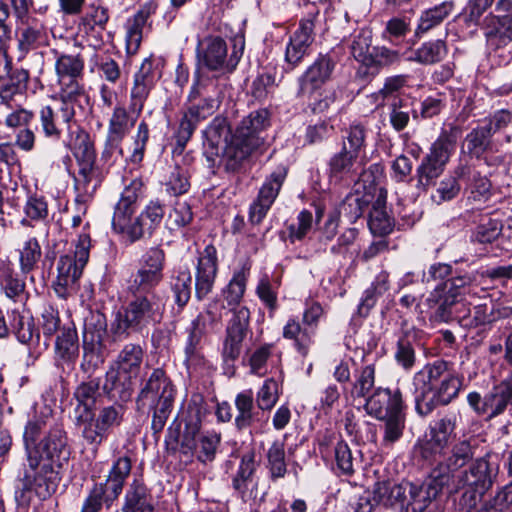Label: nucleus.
<instances>
[{
    "label": "nucleus",
    "mask_w": 512,
    "mask_h": 512,
    "mask_svg": "<svg viewBox=\"0 0 512 512\" xmlns=\"http://www.w3.org/2000/svg\"><path fill=\"white\" fill-rule=\"evenodd\" d=\"M286 176V167L280 166L266 178L259 190L257 198L250 206L249 220L252 224H259L265 218L267 212L276 200Z\"/></svg>",
    "instance_id": "obj_14"
},
{
    "label": "nucleus",
    "mask_w": 512,
    "mask_h": 512,
    "mask_svg": "<svg viewBox=\"0 0 512 512\" xmlns=\"http://www.w3.org/2000/svg\"><path fill=\"white\" fill-rule=\"evenodd\" d=\"M161 317V306L153 293L137 296L125 309L124 320H149Z\"/></svg>",
    "instance_id": "obj_37"
},
{
    "label": "nucleus",
    "mask_w": 512,
    "mask_h": 512,
    "mask_svg": "<svg viewBox=\"0 0 512 512\" xmlns=\"http://www.w3.org/2000/svg\"><path fill=\"white\" fill-rule=\"evenodd\" d=\"M456 453H462L464 456L462 462H459V466L455 469L449 468L445 472L448 478L450 491H457L465 486H468L471 491H466L462 500L467 501L469 508L476 505L477 495H482L488 490L492 483V471L490 469L489 462L485 458L477 459L469 468V470H462V468L473 458V448L468 440H462L456 443L451 453L445 461H441L442 466H447L454 458Z\"/></svg>",
    "instance_id": "obj_3"
},
{
    "label": "nucleus",
    "mask_w": 512,
    "mask_h": 512,
    "mask_svg": "<svg viewBox=\"0 0 512 512\" xmlns=\"http://www.w3.org/2000/svg\"><path fill=\"white\" fill-rule=\"evenodd\" d=\"M157 5L150 1L127 20L126 23V50L129 54H135L142 42L143 28L147 20L156 12Z\"/></svg>",
    "instance_id": "obj_26"
},
{
    "label": "nucleus",
    "mask_w": 512,
    "mask_h": 512,
    "mask_svg": "<svg viewBox=\"0 0 512 512\" xmlns=\"http://www.w3.org/2000/svg\"><path fill=\"white\" fill-rule=\"evenodd\" d=\"M8 77L7 80L0 86V107L15 108L22 103L25 99L28 82L29 72L25 69L10 70L2 79Z\"/></svg>",
    "instance_id": "obj_22"
},
{
    "label": "nucleus",
    "mask_w": 512,
    "mask_h": 512,
    "mask_svg": "<svg viewBox=\"0 0 512 512\" xmlns=\"http://www.w3.org/2000/svg\"><path fill=\"white\" fill-rule=\"evenodd\" d=\"M193 220L191 206L185 201L175 202L166 219V227L170 231H177L188 226Z\"/></svg>",
    "instance_id": "obj_59"
},
{
    "label": "nucleus",
    "mask_w": 512,
    "mask_h": 512,
    "mask_svg": "<svg viewBox=\"0 0 512 512\" xmlns=\"http://www.w3.org/2000/svg\"><path fill=\"white\" fill-rule=\"evenodd\" d=\"M233 42V49L228 54L227 44L220 36H208L199 41L196 49L199 68L219 75L232 73L243 55L245 45L242 37L235 38Z\"/></svg>",
    "instance_id": "obj_4"
},
{
    "label": "nucleus",
    "mask_w": 512,
    "mask_h": 512,
    "mask_svg": "<svg viewBox=\"0 0 512 512\" xmlns=\"http://www.w3.org/2000/svg\"><path fill=\"white\" fill-rule=\"evenodd\" d=\"M444 170V166L424 156L420 165L416 169V187L423 191H427L429 187L435 185L436 180L441 176Z\"/></svg>",
    "instance_id": "obj_54"
},
{
    "label": "nucleus",
    "mask_w": 512,
    "mask_h": 512,
    "mask_svg": "<svg viewBox=\"0 0 512 512\" xmlns=\"http://www.w3.org/2000/svg\"><path fill=\"white\" fill-rule=\"evenodd\" d=\"M454 8V2L449 0L423 11L416 29V35L426 33L440 25L453 12Z\"/></svg>",
    "instance_id": "obj_41"
},
{
    "label": "nucleus",
    "mask_w": 512,
    "mask_h": 512,
    "mask_svg": "<svg viewBox=\"0 0 512 512\" xmlns=\"http://www.w3.org/2000/svg\"><path fill=\"white\" fill-rule=\"evenodd\" d=\"M235 426L238 430L254 427L261 422V410L254 404L252 389L244 390L235 397Z\"/></svg>",
    "instance_id": "obj_29"
},
{
    "label": "nucleus",
    "mask_w": 512,
    "mask_h": 512,
    "mask_svg": "<svg viewBox=\"0 0 512 512\" xmlns=\"http://www.w3.org/2000/svg\"><path fill=\"white\" fill-rule=\"evenodd\" d=\"M257 149V141L246 144L233 135L228 144L222 147L221 163L228 172H238L251 154Z\"/></svg>",
    "instance_id": "obj_25"
},
{
    "label": "nucleus",
    "mask_w": 512,
    "mask_h": 512,
    "mask_svg": "<svg viewBox=\"0 0 512 512\" xmlns=\"http://www.w3.org/2000/svg\"><path fill=\"white\" fill-rule=\"evenodd\" d=\"M124 407L114 404L103 407L95 417L93 412L86 416H77L76 425L81 427L83 439L94 447L95 450L107 438L109 431L122 423Z\"/></svg>",
    "instance_id": "obj_8"
},
{
    "label": "nucleus",
    "mask_w": 512,
    "mask_h": 512,
    "mask_svg": "<svg viewBox=\"0 0 512 512\" xmlns=\"http://www.w3.org/2000/svg\"><path fill=\"white\" fill-rule=\"evenodd\" d=\"M134 121H130L127 110L116 106L109 120L107 135L123 140L129 133Z\"/></svg>",
    "instance_id": "obj_60"
},
{
    "label": "nucleus",
    "mask_w": 512,
    "mask_h": 512,
    "mask_svg": "<svg viewBox=\"0 0 512 512\" xmlns=\"http://www.w3.org/2000/svg\"><path fill=\"white\" fill-rule=\"evenodd\" d=\"M386 198V190L379 188L368 219L369 229L374 235L385 236L393 230V221L386 211Z\"/></svg>",
    "instance_id": "obj_32"
},
{
    "label": "nucleus",
    "mask_w": 512,
    "mask_h": 512,
    "mask_svg": "<svg viewBox=\"0 0 512 512\" xmlns=\"http://www.w3.org/2000/svg\"><path fill=\"white\" fill-rule=\"evenodd\" d=\"M23 25L17 34L18 60L24 59L30 51L37 49L44 36L43 27L35 19Z\"/></svg>",
    "instance_id": "obj_39"
},
{
    "label": "nucleus",
    "mask_w": 512,
    "mask_h": 512,
    "mask_svg": "<svg viewBox=\"0 0 512 512\" xmlns=\"http://www.w3.org/2000/svg\"><path fill=\"white\" fill-rule=\"evenodd\" d=\"M55 58V72L57 75L58 93L82 99L85 95L83 84L84 59L81 54H67L52 50Z\"/></svg>",
    "instance_id": "obj_9"
},
{
    "label": "nucleus",
    "mask_w": 512,
    "mask_h": 512,
    "mask_svg": "<svg viewBox=\"0 0 512 512\" xmlns=\"http://www.w3.org/2000/svg\"><path fill=\"white\" fill-rule=\"evenodd\" d=\"M66 146L71 150L76 162L96 160V150L90 134L76 126L67 136Z\"/></svg>",
    "instance_id": "obj_33"
},
{
    "label": "nucleus",
    "mask_w": 512,
    "mask_h": 512,
    "mask_svg": "<svg viewBox=\"0 0 512 512\" xmlns=\"http://www.w3.org/2000/svg\"><path fill=\"white\" fill-rule=\"evenodd\" d=\"M455 145L456 138L452 134L444 131L432 144L429 153L425 156L430 160L446 167L451 155L455 150Z\"/></svg>",
    "instance_id": "obj_52"
},
{
    "label": "nucleus",
    "mask_w": 512,
    "mask_h": 512,
    "mask_svg": "<svg viewBox=\"0 0 512 512\" xmlns=\"http://www.w3.org/2000/svg\"><path fill=\"white\" fill-rule=\"evenodd\" d=\"M248 334V322H232L226 329L222 358L227 367H233L242 351V342Z\"/></svg>",
    "instance_id": "obj_30"
},
{
    "label": "nucleus",
    "mask_w": 512,
    "mask_h": 512,
    "mask_svg": "<svg viewBox=\"0 0 512 512\" xmlns=\"http://www.w3.org/2000/svg\"><path fill=\"white\" fill-rule=\"evenodd\" d=\"M140 189L141 183L133 181L123 190L112 218L113 230L132 243L146 235L150 237L160 227L166 212L164 204L156 199L149 201L141 213L134 216Z\"/></svg>",
    "instance_id": "obj_2"
},
{
    "label": "nucleus",
    "mask_w": 512,
    "mask_h": 512,
    "mask_svg": "<svg viewBox=\"0 0 512 512\" xmlns=\"http://www.w3.org/2000/svg\"><path fill=\"white\" fill-rule=\"evenodd\" d=\"M504 225L502 221L492 215H481L478 225L472 234V240L485 244L496 240L500 235L503 236Z\"/></svg>",
    "instance_id": "obj_45"
},
{
    "label": "nucleus",
    "mask_w": 512,
    "mask_h": 512,
    "mask_svg": "<svg viewBox=\"0 0 512 512\" xmlns=\"http://www.w3.org/2000/svg\"><path fill=\"white\" fill-rule=\"evenodd\" d=\"M372 32L361 29L352 36L350 51L354 59L367 67L373 66Z\"/></svg>",
    "instance_id": "obj_46"
},
{
    "label": "nucleus",
    "mask_w": 512,
    "mask_h": 512,
    "mask_svg": "<svg viewBox=\"0 0 512 512\" xmlns=\"http://www.w3.org/2000/svg\"><path fill=\"white\" fill-rule=\"evenodd\" d=\"M0 287L6 297L14 302L25 299V282L9 267L0 268Z\"/></svg>",
    "instance_id": "obj_48"
},
{
    "label": "nucleus",
    "mask_w": 512,
    "mask_h": 512,
    "mask_svg": "<svg viewBox=\"0 0 512 512\" xmlns=\"http://www.w3.org/2000/svg\"><path fill=\"white\" fill-rule=\"evenodd\" d=\"M100 380L91 378L79 384L74 392V398L77 401L75 414L77 416H86L93 412L96 399L99 396Z\"/></svg>",
    "instance_id": "obj_40"
},
{
    "label": "nucleus",
    "mask_w": 512,
    "mask_h": 512,
    "mask_svg": "<svg viewBox=\"0 0 512 512\" xmlns=\"http://www.w3.org/2000/svg\"><path fill=\"white\" fill-rule=\"evenodd\" d=\"M337 60L329 53H320L299 78L302 91L316 90L331 80Z\"/></svg>",
    "instance_id": "obj_21"
},
{
    "label": "nucleus",
    "mask_w": 512,
    "mask_h": 512,
    "mask_svg": "<svg viewBox=\"0 0 512 512\" xmlns=\"http://www.w3.org/2000/svg\"><path fill=\"white\" fill-rule=\"evenodd\" d=\"M49 420V413L35 411L24 427L27 468L22 488L15 492L19 505L30 504L32 491L41 500L55 493L61 479L55 468H61L70 458L66 432L58 426L49 427Z\"/></svg>",
    "instance_id": "obj_1"
},
{
    "label": "nucleus",
    "mask_w": 512,
    "mask_h": 512,
    "mask_svg": "<svg viewBox=\"0 0 512 512\" xmlns=\"http://www.w3.org/2000/svg\"><path fill=\"white\" fill-rule=\"evenodd\" d=\"M19 253L20 268L25 274L31 272L36 267L42 255L41 246L35 237L26 240Z\"/></svg>",
    "instance_id": "obj_62"
},
{
    "label": "nucleus",
    "mask_w": 512,
    "mask_h": 512,
    "mask_svg": "<svg viewBox=\"0 0 512 512\" xmlns=\"http://www.w3.org/2000/svg\"><path fill=\"white\" fill-rule=\"evenodd\" d=\"M155 82L156 75L153 63L151 60L145 59L134 75L129 105L131 113L139 115L142 112L144 103L154 87Z\"/></svg>",
    "instance_id": "obj_20"
},
{
    "label": "nucleus",
    "mask_w": 512,
    "mask_h": 512,
    "mask_svg": "<svg viewBox=\"0 0 512 512\" xmlns=\"http://www.w3.org/2000/svg\"><path fill=\"white\" fill-rule=\"evenodd\" d=\"M204 121L187 106L181 111L177 129L174 132L176 148L183 151L192 138L198 124Z\"/></svg>",
    "instance_id": "obj_44"
},
{
    "label": "nucleus",
    "mask_w": 512,
    "mask_h": 512,
    "mask_svg": "<svg viewBox=\"0 0 512 512\" xmlns=\"http://www.w3.org/2000/svg\"><path fill=\"white\" fill-rule=\"evenodd\" d=\"M279 399V385L273 378H268L259 388L256 395L258 410L270 411Z\"/></svg>",
    "instance_id": "obj_64"
},
{
    "label": "nucleus",
    "mask_w": 512,
    "mask_h": 512,
    "mask_svg": "<svg viewBox=\"0 0 512 512\" xmlns=\"http://www.w3.org/2000/svg\"><path fill=\"white\" fill-rule=\"evenodd\" d=\"M477 273H465L452 277L444 283L439 284L428 298L429 303L439 304L438 312L445 317L447 307L456 302L458 296L470 291V288L477 285Z\"/></svg>",
    "instance_id": "obj_15"
},
{
    "label": "nucleus",
    "mask_w": 512,
    "mask_h": 512,
    "mask_svg": "<svg viewBox=\"0 0 512 512\" xmlns=\"http://www.w3.org/2000/svg\"><path fill=\"white\" fill-rule=\"evenodd\" d=\"M456 174L464 185L467 201L484 203L492 196V184L474 165L460 162L456 166Z\"/></svg>",
    "instance_id": "obj_17"
},
{
    "label": "nucleus",
    "mask_w": 512,
    "mask_h": 512,
    "mask_svg": "<svg viewBox=\"0 0 512 512\" xmlns=\"http://www.w3.org/2000/svg\"><path fill=\"white\" fill-rule=\"evenodd\" d=\"M357 158L358 155L350 153L346 142H344L341 150L335 153L329 160V177L336 181L348 178L354 179L357 176L355 168Z\"/></svg>",
    "instance_id": "obj_34"
},
{
    "label": "nucleus",
    "mask_w": 512,
    "mask_h": 512,
    "mask_svg": "<svg viewBox=\"0 0 512 512\" xmlns=\"http://www.w3.org/2000/svg\"><path fill=\"white\" fill-rule=\"evenodd\" d=\"M131 459L128 456H121L114 461L107 479L104 483H98L103 489L110 493L109 500H115L121 494L124 483L131 472Z\"/></svg>",
    "instance_id": "obj_35"
},
{
    "label": "nucleus",
    "mask_w": 512,
    "mask_h": 512,
    "mask_svg": "<svg viewBox=\"0 0 512 512\" xmlns=\"http://www.w3.org/2000/svg\"><path fill=\"white\" fill-rule=\"evenodd\" d=\"M467 401L478 415H486L489 419L501 415L512 404V371L484 397L478 392H471Z\"/></svg>",
    "instance_id": "obj_11"
},
{
    "label": "nucleus",
    "mask_w": 512,
    "mask_h": 512,
    "mask_svg": "<svg viewBox=\"0 0 512 512\" xmlns=\"http://www.w3.org/2000/svg\"><path fill=\"white\" fill-rule=\"evenodd\" d=\"M78 334L74 322H67L56 339V348L62 357L70 358L77 351Z\"/></svg>",
    "instance_id": "obj_63"
},
{
    "label": "nucleus",
    "mask_w": 512,
    "mask_h": 512,
    "mask_svg": "<svg viewBox=\"0 0 512 512\" xmlns=\"http://www.w3.org/2000/svg\"><path fill=\"white\" fill-rule=\"evenodd\" d=\"M268 111L265 109L257 110L251 112L248 116L244 117L238 127L234 135L246 142V144H250L252 140L257 141V149L263 144V138L261 137V133L268 126Z\"/></svg>",
    "instance_id": "obj_28"
},
{
    "label": "nucleus",
    "mask_w": 512,
    "mask_h": 512,
    "mask_svg": "<svg viewBox=\"0 0 512 512\" xmlns=\"http://www.w3.org/2000/svg\"><path fill=\"white\" fill-rule=\"evenodd\" d=\"M411 114L414 119L418 118L416 111L404 99H392L389 105V122L395 131H403L408 126Z\"/></svg>",
    "instance_id": "obj_50"
},
{
    "label": "nucleus",
    "mask_w": 512,
    "mask_h": 512,
    "mask_svg": "<svg viewBox=\"0 0 512 512\" xmlns=\"http://www.w3.org/2000/svg\"><path fill=\"white\" fill-rule=\"evenodd\" d=\"M257 464L255 454L249 451L242 455L241 461L236 474L232 479V486L238 494L244 498L248 490L249 484L252 483L253 475L256 471Z\"/></svg>",
    "instance_id": "obj_43"
},
{
    "label": "nucleus",
    "mask_w": 512,
    "mask_h": 512,
    "mask_svg": "<svg viewBox=\"0 0 512 512\" xmlns=\"http://www.w3.org/2000/svg\"><path fill=\"white\" fill-rule=\"evenodd\" d=\"M204 414L202 400L192 398L183 418L184 431H181V421L176 418L168 428L167 442L180 445L185 454L192 452L196 447L195 437L199 433Z\"/></svg>",
    "instance_id": "obj_10"
},
{
    "label": "nucleus",
    "mask_w": 512,
    "mask_h": 512,
    "mask_svg": "<svg viewBox=\"0 0 512 512\" xmlns=\"http://www.w3.org/2000/svg\"><path fill=\"white\" fill-rule=\"evenodd\" d=\"M491 137L490 130L483 125L474 128L465 137L468 153L479 158L490 146Z\"/></svg>",
    "instance_id": "obj_61"
},
{
    "label": "nucleus",
    "mask_w": 512,
    "mask_h": 512,
    "mask_svg": "<svg viewBox=\"0 0 512 512\" xmlns=\"http://www.w3.org/2000/svg\"><path fill=\"white\" fill-rule=\"evenodd\" d=\"M409 482L394 483L391 481L377 482L373 490V498L376 502L384 506H393L395 504H406L408 499L407 489Z\"/></svg>",
    "instance_id": "obj_36"
},
{
    "label": "nucleus",
    "mask_w": 512,
    "mask_h": 512,
    "mask_svg": "<svg viewBox=\"0 0 512 512\" xmlns=\"http://www.w3.org/2000/svg\"><path fill=\"white\" fill-rule=\"evenodd\" d=\"M447 54V47L444 41L435 40L425 42L419 47L412 57V60H415L421 64H434L440 62Z\"/></svg>",
    "instance_id": "obj_56"
},
{
    "label": "nucleus",
    "mask_w": 512,
    "mask_h": 512,
    "mask_svg": "<svg viewBox=\"0 0 512 512\" xmlns=\"http://www.w3.org/2000/svg\"><path fill=\"white\" fill-rule=\"evenodd\" d=\"M122 512H154L146 486L134 480L126 491Z\"/></svg>",
    "instance_id": "obj_38"
},
{
    "label": "nucleus",
    "mask_w": 512,
    "mask_h": 512,
    "mask_svg": "<svg viewBox=\"0 0 512 512\" xmlns=\"http://www.w3.org/2000/svg\"><path fill=\"white\" fill-rule=\"evenodd\" d=\"M219 95L218 77L208 76L199 71L195 73L187 100H197L199 97L219 99Z\"/></svg>",
    "instance_id": "obj_47"
},
{
    "label": "nucleus",
    "mask_w": 512,
    "mask_h": 512,
    "mask_svg": "<svg viewBox=\"0 0 512 512\" xmlns=\"http://www.w3.org/2000/svg\"><path fill=\"white\" fill-rule=\"evenodd\" d=\"M77 163V173L74 175V189L82 199H92L101 184L96 160Z\"/></svg>",
    "instance_id": "obj_27"
},
{
    "label": "nucleus",
    "mask_w": 512,
    "mask_h": 512,
    "mask_svg": "<svg viewBox=\"0 0 512 512\" xmlns=\"http://www.w3.org/2000/svg\"><path fill=\"white\" fill-rule=\"evenodd\" d=\"M312 333L311 322H288L283 330L284 337L293 339L298 351L303 355L307 354Z\"/></svg>",
    "instance_id": "obj_51"
},
{
    "label": "nucleus",
    "mask_w": 512,
    "mask_h": 512,
    "mask_svg": "<svg viewBox=\"0 0 512 512\" xmlns=\"http://www.w3.org/2000/svg\"><path fill=\"white\" fill-rule=\"evenodd\" d=\"M218 271L217 250L214 245H207L200 253L195 273V294L198 299L211 293Z\"/></svg>",
    "instance_id": "obj_18"
},
{
    "label": "nucleus",
    "mask_w": 512,
    "mask_h": 512,
    "mask_svg": "<svg viewBox=\"0 0 512 512\" xmlns=\"http://www.w3.org/2000/svg\"><path fill=\"white\" fill-rule=\"evenodd\" d=\"M457 420L458 415L456 413H449L430 426V438L421 448L423 458H432L433 462H436V465L439 461H445L447 457L443 456V452L448 447L451 437L454 435Z\"/></svg>",
    "instance_id": "obj_13"
},
{
    "label": "nucleus",
    "mask_w": 512,
    "mask_h": 512,
    "mask_svg": "<svg viewBox=\"0 0 512 512\" xmlns=\"http://www.w3.org/2000/svg\"><path fill=\"white\" fill-rule=\"evenodd\" d=\"M406 406L399 388L378 387L365 400L367 413L377 419L403 414Z\"/></svg>",
    "instance_id": "obj_16"
},
{
    "label": "nucleus",
    "mask_w": 512,
    "mask_h": 512,
    "mask_svg": "<svg viewBox=\"0 0 512 512\" xmlns=\"http://www.w3.org/2000/svg\"><path fill=\"white\" fill-rule=\"evenodd\" d=\"M206 144L212 150H215V154L219 155V148L225 146L229 142V128L227 127L225 120L215 118L204 131Z\"/></svg>",
    "instance_id": "obj_58"
},
{
    "label": "nucleus",
    "mask_w": 512,
    "mask_h": 512,
    "mask_svg": "<svg viewBox=\"0 0 512 512\" xmlns=\"http://www.w3.org/2000/svg\"><path fill=\"white\" fill-rule=\"evenodd\" d=\"M268 468L273 479L283 478L287 473L284 440H275L267 451Z\"/></svg>",
    "instance_id": "obj_55"
},
{
    "label": "nucleus",
    "mask_w": 512,
    "mask_h": 512,
    "mask_svg": "<svg viewBox=\"0 0 512 512\" xmlns=\"http://www.w3.org/2000/svg\"><path fill=\"white\" fill-rule=\"evenodd\" d=\"M82 110L81 100L56 92L51 96V102L40 107L38 121L43 135L58 141L66 127L67 133L73 130L77 110Z\"/></svg>",
    "instance_id": "obj_5"
},
{
    "label": "nucleus",
    "mask_w": 512,
    "mask_h": 512,
    "mask_svg": "<svg viewBox=\"0 0 512 512\" xmlns=\"http://www.w3.org/2000/svg\"><path fill=\"white\" fill-rule=\"evenodd\" d=\"M143 361V350L139 345L127 344L120 351L115 366L122 374L137 377Z\"/></svg>",
    "instance_id": "obj_42"
},
{
    "label": "nucleus",
    "mask_w": 512,
    "mask_h": 512,
    "mask_svg": "<svg viewBox=\"0 0 512 512\" xmlns=\"http://www.w3.org/2000/svg\"><path fill=\"white\" fill-rule=\"evenodd\" d=\"M90 242L88 234H81L73 255L66 254L60 257L57 264L58 275L53 283L54 291L59 298L66 299L75 293L77 281L89 259Z\"/></svg>",
    "instance_id": "obj_6"
},
{
    "label": "nucleus",
    "mask_w": 512,
    "mask_h": 512,
    "mask_svg": "<svg viewBox=\"0 0 512 512\" xmlns=\"http://www.w3.org/2000/svg\"><path fill=\"white\" fill-rule=\"evenodd\" d=\"M453 371L450 369V364L444 360H436L427 364L413 376L414 400L416 401L436 387L445 376L450 375Z\"/></svg>",
    "instance_id": "obj_24"
},
{
    "label": "nucleus",
    "mask_w": 512,
    "mask_h": 512,
    "mask_svg": "<svg viewBox=\"0 0 512 512\" xmlns=\"http://www.w3.org/2000/svg\"><path fill=\"white\" fill-rule=\"evenodd\" d=\"M175 388L165 372L160 369H154L144 386L142 387L137 402L156 403L161 400H174Z\"/></svg>",
    "instance_id": "obj_23"
},
{
    "label": "nucleus",
    "mask_w": 512,
    "mask_h": 512,
    "mask_svg": "<svg viewBox=\"0 0 512 512\" xmlns=\"http://www.w3.org/2000/svg\"><path fill=\"white\" fill-rule=\"evenodd\" d=\"M461 453H456L447 466H442L441 461L431 470L429 477L420 485L409 482L407 489L408 499L406 505L410 506L413 512H424L433 500L437 498L444 487L449 486L447 475L449 468L455 469L462 462Z\"/></svg>",
    "instance_id": "obj_7"
},
{
    "label": "nucleus",
    "mask_w": 512,
    "mask_h": 512,
    "mask_svg": "<svg viewBox=\"0 0 512 512\" xmlns=\"http://www.w3.org/2000/svg\"><path fill=\"white\" fill-rule=\"evenodd\" d=\"M462 185L463 183L460 177L457 176L455 167L448 176L440 181L437 189L432 193L431 199L437 205L451 201L459 195Z\"/></svg>",
    "instance_id": "obj_53"
},
{
    "label": "nucleus",
    "mask_w": 512,
    "mask_h": 512,
    "mask_svg": "<svg viewBox=\"0 0 512 512\" xmlns=\"http://www.w3.org/2000/svg\"><path fill=\"white\" fill-rule=\"evenodd\" d=\"M171 289L175 302L183 307L189 301L192 290V276L188 267H179L171 278Z\"/></svg>",
    "instance_id": "obj_49"
},
{
    "label": "nucleus",
    "mask_w": 512,
    "mask_h": 512,
    "mask_svg": "<svg viewBox=\"0 0 512 512\" xmlns=\"http://www.w3.org/2000/svg\"><path fill=\"white\" fill-rule=\"evenodd\" d=\"M133 379L134 377L122 374L115 367H111L106 372L103 391L110 399L126 402L133 394Z\"/></svg>",
    "instance_id": "obj_31"
},
{
    "label": "nucleus",
    "mask_w": 512,
    "mask_h": 512,
    "mask_svg": "<svg viewBox=\"0 0 512 512\" xmlns=\"http://www.w3.org/2000/svg\"><path fill=\"white\" fill-rule=\"evenodd\" d=\"M463 377L453 371L429 392L415 401V409L421 416L431 414L437 407L451 403L459 394Z\"/></svg>",
    "instance_id": "obj_12"
},
{
    "label": "nucleus",
    "mask_w": 512,
    "mask_h": 512,
    "mask_svg": "<svg viewBox=\"0 0 512 512\" xmlns=\"http://www.w3.org/2000/svg\"><path fill=\"white\" fill-rule=\"evenodd\" d=\"M411 329L408 327L407 322H405L402 328L404 336L398 340L395 352L397 363L404 369H410L415 362V352L412 347L411 338L415 339L416 334Z\"/></svg>",
    "instance_id": "obj_57"
},
{
    "label": "nucleus",
    "mask_w": 512,
    "mask_h": 512,
    "mask_svg": "<svg viewBox=\"0 0 512 512\" xmlns=\"http://www.w3.org/2000/svg\"><path fill=\"white\" fill-rule=\"evenodd\" d=\"M249 273L250 267L246 265L239 271L234 272L227 289L224 291L225 298L231 307L224 314H221V317L229 318V320L249 319V310L239 304L246 289Z\"/></svg>",
    "instance_id": "obj_19"
}]
</instances>
